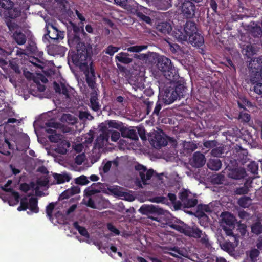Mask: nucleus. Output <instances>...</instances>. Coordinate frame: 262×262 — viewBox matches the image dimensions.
Instances as JSON below:
<instances>
[{
    "mask_svg": "<svg viewBox=\"0 0 262 262\" xmlns=\"http://www.w3.org/2000/svg\"><path fill=\"white\" fill-rule=\"evenodd\" d=\"M168 224L170 228L187 236L199 239V242L206 248H209L211 246L208 235L196 226L194 225L191 227L180 220L177 223L169 222Z\"/></svg>",
    "mask_w": 262,
    "mask_h": 262,
    "instance_id": "obj_1",
    "label": "nucleus"
},
{
    "mask_svg": "<svg viewBox=\"0 0 262 262\" xmlns=\"http://www.w3.org/2000/svg\"><path fill=\"white\" fill-rule=\"evenodd\" d=\"M157 67L164 76L169 81H174L179 76L178 71L172 66L170 59L164 56L158 58Z\"/></svg>",
    "mask_w": 262,
    "mask_h": 262,
    "instance_id": "obj_2",
    "label": "nucleus"
},
{
    "mask_svg": "<svg viewBox=\"0 0 262 262\" xmlns=\"http://www.w3.org/2000/svg\"><path fill=\"white\" fill-rule=\"evenodd\" d=\"M130 13L136 15L141 20L147 24H150L151 19L150 17L146 15L149 11V9L141 5H139L134 0H128L125 6L123 8Z\"/></svg>",
    "mask_w": 262,
    "mask_h": 262,
    "instance_id": "obj_3",
    "label": "nucleus"
},
{
    "mask_svg": "<svg viewBox=\"0 0 262 262\" xmlns=\"http://www.w3.org/2000/svg\"><path fill=\"white\" fill-rule=\"evenodd\" d=\"M172 81L166 84H160L159 86V99L164 104L167 105L173 103L176 100V96L174 93V82Z\"/></svg>",
    "mask_w": 262,
    "mask_h": 262,
    "instance_id": "obj_4",
    "label": "nucleus"
},
{
    "mask_svg": "<svg viewBox=\"0 0 262 262\" xmlns=\"http://www.w3.org/2000/svg\"><path fill=\"white\" fill-rule=\"evenodd\" d=\"M76 51L70 55L72 62L75 67H78L81 71L86 69L90 66L88 62L91 58L90 49H78Z\"/></svg>",
    "mask_w": 262,
    "mask_h": 262,
    "instance_id": "obj_5",
    "label": "nucleus"
},
{
    "mask_svg": "<svg viewBox=\"0 0 262 262\" xmlns=\"http://www.w3.org/2000/svg\"><path fill=\"white\" fill-rule=\"evenodd\" d=\"M135 169L138 171L139 179H137V185L138 187L143 188V186L149 184V181L153 176L154 171L152 169L147 168L140 164L135 165Z\"/></svg>",
    "mask_w": 262,
    "mask_h": 262,
    "instance_id": "obj_6",
    "label": "nucleus"
},
{
    "mask_svg": "<svg viewBox=\"0 0 262 262\" xmlns=\"http://www.w3.org/2000/svg\"><path fill=\"white\" fill-rule=\"evenodd\" d=\"M222 227L226 234L228 236H233V230L235 228L236 220L231 213L225 212L221 215Z\"/></svg>",
    "mask_w": 262,
    "mask_h": 262,
    "instance_id": "obj_7",
    "label": "nucleus"
},
{
    "mask_svg": "<svg viewBox=\"0 0 262 262\" xmlns=\"http://www.w3.org/2000/svg\"><path fill=\"white\" fill-rule=\"evenodd\" d=\"M138 211L143 215L148 216V218L154 221H159L158 217L156 215H162L164 213L163 210L153 205H142Z\"/></svg>",
    "mask_w": 262,
    "mask_h": 262,
    "instance_id": "obj_8",
    "label": "nucleus"
},
{
    "mask_svg": "<svg viewBox=\"0 0 262 262\" xmlns=\"http://www.w3.org/2000/svg\"><path fill=\"white\" fill-rule=\"evenodd\" d=\"M64 32L58 29V28L53 24L50 26V30H48V33L45 35V37L48 36L53 43L59 42L64 38Z\"/></svg>",
    "mask_w": 262,
    "mask_h": 262,
    "instance_id": "obj_9",
    "label": "nucleus"
},
{
    "mask_svg": "<svg viewBox=\"0 0 262 262\" xmlns=\"http://www.w3.org/2000/svg\"><path fill=\"white\" fill-rule=\"evenodd\" d=\"M68 42L70 47L75 49L76 50L89 49L84 42L82 41V39L80 38V35H68Z\"/></svg>",
    "mask_w": 262,
    "mask_h": 262,
    "instance_id": "obj_10",
    "label": "nucleus"
},
{
    "mask_svg": "<svg viewBox=\"0 0 262 262\" xmlns=\"http://www.w3.org/2000/svg\"><path fill=\"white\" fill-rule=\"evenodd\" d=\"M82 71L85 75L86 82L88 86L92 89H94L96 84V76L92 62L90 63V66L88 67L86 69L83 70Z\"/></svg>",
    "mask_w": 262,
    "mask_h": 262,
    "instance_id": "obj_11",
    "label": "nucleus"
},
{
    "mask_svg": "<svg viewBox=\"0 0 262 262\" xmlns=\"http://www.w3.org/2000/svg\"><path fill=\"white\" fill-rule=\"evenodd\" d=\"M196 11L195 5L190 1H185L182 5V12L187 18L194 17Z\"/></svg>",
    "mask_w": 262,
    "mask_h": 262,
    "instance_id": "obj_12",
    "label": "nucleus"
},
{
    "mask_svg": "<svg viewBox=\"0 0 262 262\" xmlns=\"http://www.w3.org/2000/svg\"><path fill=\"white\" fill-rule=\"evenodd\" d=\"M11 183V180H8L5 185L1 187V189L3 191L11 193L12 196L9 197L8 200L10 205L17 204L19 202L20 199V195L18 192L15 191L12 188H8V186Z\"/></svg>",
    "mask_w": 262,
    "mask_h": 262,
    "instance_id": "obj_13",
    "label": "nucleus"
},
{
    "mask_svg": "<svg viewBox=\"0 0 262 262\" xmlns=\"http://www.w3.org/2000/svg\"><path fill=\"white\" fill-rule=\"evenodd\" d=\"M53 85L56 93L62 94L66 99H71L72 98L71 91L72 90L71 88L68 89L64 83H61L60 85L56 82H54Z\"/></svg>",
    "mask_w": 262,
    "mask_h": 262,
    "instance_id": "obj_14",
    "label": "nucleus"
},
{
    "mask_svg": "<svg viewBox=\"0 0 262 262\" xmlns=\"http://www.w3.org/2000/svg\"><path fill=\"white\" fill-rule=\"evenodd\" d=\"M260 59L253 60L249 64L250 67L252 69L251 75L253 76L259 77V79L262 80V66L260 63Z\"/></svg>",
    "mask_w": 262,
    "mask_h": 262,
    "instance_id": "obj_15",
    "label": "nucleus"
},
{
    "mask_svg": "<svg viewBox=\"0 0 262 262\" xmlns=\"http://www.w3.org/2000/svg\"><path fill=\"white\" fill-rule=\"evenodd\" d=\"M229 170L228 177L230 178L239 180L245 177L246 176V171L244 168H231L230 166H227Z\"/></svg>",
    "mask_w": 262,
    "mask_h": 262,
    "instance_id": "obj_16",
    "label": "nucleus"
},
{
    "mask_svg": "<svg viewBox=\"0 0 262 262\" xmlns=\"http://www.w3.org/2000/svg\"><path fill=\"white\" fill-rule=\"evenodd\" d=\"M174 93L176 96V100L179 98H184L188 94V89L184 83H180L179 82H174Z\"/></svg>",
    "mask_w": 262,
    "mask_h": 262,
    "instance_id": "obj_17",
    "label": "nucleus"
},
{
    "mask_svg": "<svg viewBox=\"0 0 262 262\" xmlns=\"http://www.w3.org/2000/svg\"><path fill=\"white\" fill-rule=\"evenodd\" d=\"M25 51V52L21 53V54H32L40 58L43 55L42 51H39L38 50L35 42L32 40L28 41Z\"/></svg>",
    "mask_w": 262,
    "mask_h": 262,
    "instance_id": "obj_18",
    "label": "nucleus"
},
{
    "mask_svg": "<svg viewBox=\"0 0 262 262\" xmlns=\"http://www.w3.org/2000/svg\"><path fill=\"white\" fill-rule=\"evenodd\" d=\"M188 38L189 42L193 46L200 47L204 44V37L198 32L190 35Z\"/></svg>",
    "mask_w": 262,
    "mask_h": 262,
    "instance_id": "obj_19",
    "label": "nucleus"
},
{
    "mask_svg": "<svg viewBox=\"0 0 262 262\" xmlns=\"http://www.w3.org/2000/svg\"><path fill=\"white\" fill-rule=\"evenodd\" d=\"M204 155L199 151H196L193 155L192 165L193 167L199 168L202 167L205 163Z\"/></svg>",
    "mask_w": 262,
    "mask_h": 262,
    "instance_id": "obj_20",
    "label": "nucleus"
},
{
    "mask_svg": "<svg viewBox=\"0 0 262 262\" xmlns=\"http://www.w3.org/2000/svg\"><path fill=\"white\" fill-rule=\"evenodd\" d=\"M260 80L259 77L250 75V82L254 85L253 90L258 95H262V83L260 82Z\"/></svg>",
    "mask_w": 262,
    "mask_h": 262,
    "instance_id": "obj_21",
    "label": "nucleus"
},
{
    "mask_svg": "<svg viewBox=\"0 0 262 262\" xmlns=\"http://www.w3.org/2000/svg\"><path fill=\"white\" fill-rule=\"evenodd\" d=\"M130 56L128 53L122 52L115 56V59L121 63L127 64L133 62V58Z\"/></svg>",
    "mask_w": 262,
    "mask_h": 262,
    "instance_id": "obj_22",
    "label": "nucleus"
},
{
    "mask_svg": "<svg viewBox=\"0 0 262 262\" xmlns=\"http://www.w3.org/2000/svg\"><path fill=\"white\" fill-rule=\"evenodd\" d=\"M156 29L159 32L164 34H169L172 30L170 23L164 21L159 22L156 26Z\"/></svg>",
    "mask_w": 262,
    "mask_h": 262,
    "instance_id": "obj_23",
    "label": "nucleus"
},
{
    "mask_svg": "<svg viewBox=\"0 0 262 262\" xmlns=\"http://www.w3.org/2000/svg\"><path fill=\"white\" fill-rule=\"evenodd\" d=\"M184 31L188 37L190 35L198 32L196 24L192 21L187 20L184 28Z\"/></svg>",
    "mask_w": 262,
    "mask_h": 262,
    "instance_id": "obj_24",
    "label": "nucleus"
},
{
    "mask_svg": "<svg viewBox=\"0 0 262 262\" xmlns=\"http://www.w3.org/2000/svg\"><path fill=\"white\" fill-rule=\"evenodd\" d=\"M90 107L95 112H98L100 110L101 105L98 101L97 94L92 93L90 97Z\"/></svg>",
    "mask_w": 262,
    "mask_h": 262,
    "instance_id": "obj_25",
    "label": "nucleus"
},
{
    "mask_svg": "<svg viewBox=\"0 0 262 262\" xmlns=\"http://www.w3.org/2000/svg\"><path fill=\"white\" fill-rule=\"evenodd\" d=\"M121 132L122 137L130 138L134 140L138 139L137 133L134 129H130L126 127H123Z\"/></svg>",
    "mask_w": 262,
    "mask_h": 262,
    "instance_id": "obj_26",
    "label": "nucleus"
},
{
    "mask_svg": "<svg viewBox=\"0 0 262 262\" xmlns=\"http://www.w3.org/2000/svg\"><path fill=\"white\" fill-rule=\"evenodd\" d=\"M221 161L219 159H211L208 162L207 167L212 170L217 171L222 167Z\"/></svg>",
    "mask_w": 262,
    "mask_h": 262,
    "instance_id": "obj_27",
    "label": "nucleus"
},
{
    "mask_svg": "<svg viewBox=\"0 0 262 262\" xmlns=\"http://www.w3.org/2000/svg\"><path fill=\"white\" fill-rule=\"evenodd\" d=\"M56 149V151L59 154L64 155L68 151V148L70 146V143L66 140H60Z\"/></svg>",
    "mask_w": 262,
    "mask_h": 262,
    "instance_id": "obj_28",
    "label": "nucleus"
},
{
    "mask_svg": "<svg viewBox=\"0 0 262 262\" xmlns=\"http://www.w3.org/2000/svg\"><path fill=\"white\" fill-rule=\"evenodd\" d=\"M102 165H103L102 171L103 173H106L110 171L112 165L115 168H117L119 165V161L116 159L113 161H107L105 163H104V161H103Z\"/></svg>",
    "mask_w": 262,
    "mask_h": 262,
    "instance_id": "obj_29",
    "label": "nucleus"
},
{
    "mask_svg": "<svg viewBox=\"0 0 262 262\" xmlns=\"http://www.w3.org/2000/svg\"><path fill=\"white\" fill-rule=\"evenodd\" d=\"M155 138L156 141H150V143L155 147L160 148L167 144L166 140L160 135H156Z\"/></svg>",
    "mask_w": 262,
    "mask_h": 262,
    "instance_id": "obj_30",
    "label": "nucleus"
},
{
    "mask_svg": "<svg viewBox=\"0 0 262 262\" xmlns=\"http://www.w3.org/2000/svg\"><path fill=\"white\" fill-rule=\"evenodd\" d=\"M172 34L178 41H187L188 39L184 29H176L172 32Z\"/></svg>",
    "mask_w": 262,
    "mask_h": 262,
    "instance_id": "obj_31",
    "label": "nucleus"
},
{
    "mask_svg": "<svg viewBox=\"0 0 262 262\" xmlns=\"http://www.w3.org/2000/svg\"><path fill=\"white\" fill-rule=\"evenodd\" d=\"M12 37L18 45H23L26 42V36L21 32H18L17 31L14 32Z\"/></svg>",
    "mask_w": 262,
    "mask_h": 262,
    "instance_id": "obj_32",
    "label": "nucleus"
},
{
    "mask_svg": "<svg viewBox=\"0 0 262 262\" xmlns=\"http://www.w3.org/2000/svg\"><path fill=\"white\" fill-rule=\"evenodd\" d=\"M53 176L58 184H62L66 182H69L71 179L70 175L67 173L58 174L55 173Z\"/></svg>",
    "mask_w": 262,
    "mask_h": 262,
    "instance_id": "obj_33",
    "label": "nucleus"
},
{
    "mask_svg": "<svg viewBox=\"0 0 262 262\" xmlns=\"http://www.w3.org/2000/svg\"><path fill=\"white\" fill-rule=\"evenodd\" d=\"M21 13V10L19 8L12 7L9 9L7 12V16L11 19H15L18 17Z\"/></svg>",
    "mask_w": 262,
    "mask_h": 262,
    "instance_id": "obj_34",
    "label": "nucleus"
},
{
    "mask_svg": "<svg viewBox=\"0 0 262 262\" xmlns=\"http://www.w3.org/2000/svg\"><path fill=\"white\" fill-rule=\"evenodd\" d=\"M29 208L32 212L37 213L39 212V207H38V200L35 197H31L29 199Z\"/></svg>",
    "mask_w": 262,
    "mask_h": 262,
    "instance_id": "obj_35",
    "label": "nucleus"
},
{
    "mask_svg": "<svg viewBox=\"0 0 262 262\" xmlns=\"http://www.w3.org/2000/svg\"><path fill=\"white\" fill-rule=\"evenodd\" d=\"M220 245L223 250L228 253L233 252L235 250L234 244L229 241H225Z\"/></svg>",
    "mask_w": 262,
    "mask_h": 262,
    "instance_id": "obj_36",
    "label": "nucleus"
},
{
    "mask_svg": "<svg viewBox=\"0 0 262 262\" xmlns=\"http://www.w3.org/2000/svg\"><path fill=\"white\" fill-rule=\"evenodd\" d=\"M99 183H93L91 186L87 187L84 191V195L86 196H91L95 193L100 192L99 190L97 188H94V186H98Z\"/></svg>",
    "mask_w": 262,
    "mask_h": 262,
    "instance_id": "obj_37",
    "label": "nucleus"
},
{
    "mask_svg": "<svg viewBox=\"0 0 262 262\" xmlns=\"http://www.w3.org/2000/svg\"><path fill=\"white\" fill-rule=\"evenodd\" d=\"M252 200L250 197L243 196L241 197L237 201L238 204L242 208H248L251 204Z\"/></svg>",
    "mask_w": 262,
    "mask_h": 262,
    "instance_id": "obj_38",
    "label": "nucleus"
},
{
    "mask_svg": "<svg viewBox=\"0 0 262 262\" xmlns=\"http://www.w3.org/2000/svg\"><path fill=\"white\" fill-rule=\"evenodd\" d=\"M73 226L77 230H78L81 235L88 238L90 237V234L86 228L80 226L77 222H74Z\"/></svg>",
    "mask_w": 262,
    "mask_h": 262,
    "instance_id": "obj_39",
    "label": "nucleus"
},
{
    "mask_svg": "<svg viewBox=\"0 0 262 262\" xmlns=\"http://www.w3.org/2000/svg\"><path fill=\"white\" fill-rule=\"evenodd\" d=\"M55 203L51 202L50 203L49 205L46 206V208L47 216L52 222H53V212L55 207Z\"/></svg>",
    "mask_w": 262,
    "mask_h": 262,
    "instance_id": "obj_40",
    "label": "nucleus"
},
{
    "mask_svg": "<svg viewBox=\"0 0 262 262\" xmlns=\"http://www.w3.org/2000/svg\"><path fill=\"white\" fill-rule=\"evenodd\" d=\"M198 203V200L195 196L190 198V196L183 202L184 208H191L195 206Z\"/></svg>",
    "mask_w": 262,
    "mask_h": 262,
    "instance_id": "obj_41",
    "label": "nucleus"
},
{
    "mask_svg": "<svg viewBox=\"0 0 262 262\" xmlns=\"http://www.w3.org/2000/svg\"><path fill=\"white\" fill-rule=\"evenodd\" d=\"M250 31L252 35L254 37H259L262 36V28L257 24L251 27Z\"/></svg>",
    "mask_w": 262,
    "mask_h": 262,
    "instance_id": "obj_42",
    "label": "nucleus"
},
{
    "mask_svg": "<svg viewBox=\"0 0 262 262\" xmlns=\"http://www.w3.org/2000/svg\"><path fill=\"white\" fill-rule=\"evenodd\" d=\"M249 188L247 183H245L242 187H237L235 190V193L237 195H245L249 192Z\"/></svg>",
    "mask_w": 262,
    "mask_h": 262,
    "instance_id": "obj_43",
    "label": "nucleus"
},
{
    "mask_svg": "<svg viewBox=\"0 0 262 262\" xmlns=\"http://www.w3.org/2000/svg\"><path fill=\"white\" fill-rule=\"evenodd\" d=\"M70 27L71 30L73 31V33H69L68 35H80L83 33V30H81L80 28L77 26L75 24L70 21Z\"/></svg>",
    "mask_w": 262,
    "mask_h": 262,
    "instance_id": "obj_44",
    "label": "nucleus"
},
{
    "mask_svg": "<svg viewBox=\"0 0 262 262\" xmlns=\"http://www.w3.org/2000/svg\"><path fill=\"white\" fill-rule=\"evenodd\" d=\"M238 106L240 108L246 110V106H251L252 103L245 97L240 98V100L237 101Z\"/></svg>",
    "mask_w": 262,
    "mask_h": 262,
    "instance_id": "obj_45",
    "label": "nucleus"
},
{
    "mask_svg": "<svg viewBox=\"0 0 262 262\" xmlns=\"http://www.w3.org/2000/svg\"><path fill=\"white\" fill-rule=\"evenodd\" d=\"M147 48V46L146 45H136L128 47L126 48V50L128 52L139 53Z\"/></svg>",
    "mask_w": 262,
    "mask_h": 262,
    "instance_id": "obj_46",
    "label": "nucleus"
},
{
    "mask_svg": "<svg viewBox=\"0 0 262 262\" xmlns=\"http://www.w3.org/2000/svg\"><path fill=\"white\" fill-rule=\"evenodd\" d=\"M29 201L26 196L21 198L20 202V206L17 208L19 211H25L29 208Z\"/></svg>",
    "mask_w": 262,
    "mask_h": 262,
    "instance_id": "obj_47",
    "label": "nucleus"
},
{
    "mask_svg": "<svg viewBox=\"0 0 262 262\" xmlns=\"http://www.w3.org/2000/svg\"><path fill=\"white\" fill-rule=\"evenodd\" d=\"M225 152V148L224 146L216 147L212 149L211 154L212 156L215 157H221L222 155Z\"/></svg>",
    "mask_w": 262,
    "mask_h": 262,
    "instance_id": "obj_48",
    "label": "nucleus"
},
{
    "mask_svg": "<svg viewBox=\"0 0 262 262\" xmlns=\"http://www.w3.org/2000/svg\"><path fill=\"white\" fill-rule=\"evenodd\" d=\"M251 231L254 234L258 235L262 233V224L258 222L253 224L251 226Z\"/></svg>",
    "mask_w": 262,
    "mask_h": 262,
    "instance_id": "obj_49",
    "label": "nucleus"
},
{
    "mask_svg": "<svg viewBox=\"0 0 262 262\" xmlns=\"http://www.w3.org/2000/svg\"><path fill=\"white\" fill-rule=\"evenodd\" d=\"M196 144L190 142H186L184 144V149L186 151L187 154L191 153L196 148Z\"/></svg>",
    "mask_w": 262,
    "mask_h": 262,
    "instance_id": "obj_50",
    "label": "nucleus"
},
{
    "mask_svg": "<svg viewBox=\"0 0 262 262\" xmlns=\"http://www.w3.org/2000/svg\"><path fill=\"white\" fill-rule=\"evenodd\" d=\"M150 202L157 203H163L165 204H168V199L166 197L163 196H157L153 197L150 199Z\"/></svg>",
    "mask_w": 262,
    "mask_h": 262,
    "instance_id": "obj_51",
    "label": "nucleus"
},
{
    "mask_svg": "<svg viewBox=\"0 0 262 262\" xmlns=\"http://www.w3.org/2000/svg\"><path fill=\"white\" fill-rule=\"evenodd\" d=\"M75 183L78 185H85L89 183V181L87 177L84 175H81L75 179Z\"/></svg>",
    "mask_w": 262,
    "mask_h": 262,
    "instance_id": "obj_52",
    "label": "nucleus"
},
{
    "mask_svg": "<svg viewBox=\"0 0 262 262\" xmlns=\"http://www.w3.org/2000/svg\"><path fill=\"white\" fill-rule=\"evenodd\" d=\"M110 128H116L119 129L121 131L122 123L121 122H118V121L114 120H111L108 121L107 123Z\"/></svg>",
    "mask_w": 262,
    "mask_h": 262,
    "instance_id": "obj_53",
    "label": "nucleus"
},
{
    "mask_svg": "<svg viewBox=\"0 0 262 262\" xmlns=\"http://www.w3.org/2000/svg\"><path fill=\"white\" fill-rule=\"evenodd\" d=\"M119 49H120V48L115 47V46H114L111 45H109L105 49V54L112 56H113L115 53L117 52Z\"/></svg>",
    "mask_w": 262,
    "mask_h": 262,
    "instance_id": "obj_54",
    "label": "nucleus"
},
{
    "mask_svg": "<svg viewBox=\"0 0 262 262\" xmlns=\"http://www.w3.org/2000/svg\"><path fill=\"white\" fill-rule=\"evenodd\" d=\"M260 252L257 249H253L249 252V257L252 262H256L257 258L259 255Z\"/></svg>",
    "mask_w": 262,
    "mask_h": 262,
    "instance_id": "obj_55",
    "label": "nucleus"
},
{
    "mask_svg": "<svg viewBox=\"0 0 262 262\" xmlns=\"http://www.w3.org/2000/svg\"><path fill=\"white\" fill-rule=\"evenodd\" d=\"M258 169V165L255 162H250L247 166L248 171L253 174L257 173Z\"/></svg>",
    "mask_w": 262,
    "mask_h": 262,
    "instance_id": "obj_56",
    "label": "nucleus"
},
{
    "mask_svg": "<svg viewBox=\"0 0 262 262\" xmlns=\"http://www.w3.org/2000/svg\"><path fill=\"white\" fill-rule=\"evenodd\" d=\"M191 192L186 189H184L179 193V198L183 203L185 202L189 196Z\"/></svg>",
    "mask_w": 262,
    "mask_h": 262,
    "instance_id": "obj_57",
    "label": "nucleus"
},
{
    "mask_svg": "<svg viewBox=\"0 0 262 262\" xmlns=\"http://www.w3.org/2000/svg\"><path fill=\"white\" fill-rule=\"evenodd\" d=\"M13 3L10 0H0V5L7 11L13 6Z\"/></svg>",
    "mask_w": 262,
    "mask_h": 262,
    "instance_id": "obj_58",
    "label": "nucleus"
},
{
    "mask_svg": "<svg viewBox=\"0 0 262 262\" xmlns=\"http://www.w3.org/2000/svg\"><path fill=\"white\" fill-rule=\"evenodd\" d=\"M48 139L51 142L58 143L60 140H61V135L55 132L52 135H50L48 136Z\"/></svg>",
    "mask_w": 262,
    "mask_h": 262,
    "instance_id": "obj_59",
    "label": "nucleus"
},
{
    "mask_svg": "<svg viewBox=\"0 0 262 262\" xmlns=\"http://www.w3.org/2000/svg\"><path fill=\"white\" fill-rule=\"evenodd\" d=\"M43 59L42 56L40 58L38 57V58H36L34 57H33L30 58V61L35 66L38 67L40 69H42L43 67L41 65H39V63H42L43 64V62L42 61Z\"/></svg>",
    "mask_w": 262,
    "mask_h": 262,
    "instance_id": "obj_60",
    "label": "nucleus"
},
{
    "mask_svg": "<svg viewBox=\"0 0 262 262\" xmlns=\"http://www.w3.org/2000/svg\"><path fill=\"white\" fill-rule=\"evenodd\" d=\"M238 119L241 120V122L248 123L250 120V115L246 113L240 112Z\"/></svg>",
    "mask_w": 262,
    "mask_h": 262,
    "instance_id": "obj_61",
    "label": "nucleus"
},
{
    "mask_svg": "<svg viewBox=\"0 0 262 262\" xmlns=\"http://www.w3.org/2000/svg\"><path fill=\"white\" fill-rule=\"evenodd\" d=\"M6 23L10 31H14L18 28V25L11 20H7Z\"/></svg>",
    "mask_w": 262,
    "mask_h": 262,
    "instance_id": "obj_62",
    "label": "nucleus"
},
{
    "mask_svg": "<svg viewBox=\"0 0 262 262\" xmlns=\"http://www.w3.org/2000/svg\"><path fill=\"white\" fill-rule=\"evenodd\" d=\"M161 100H159L157 102L154 111L152 113V115H156L158 116L159 115L160 111L162 108Z\"/></svg>",
    "mask_w": 262,
    "mask_h": 262,
    "instance_id": "obj_63",
    "label": "nucleus"
},
{
    "mask_svg": "<svg viewBox=\"0 0 262 262\" xmlns=\"http://www.w3.org/2000/svg\"><path fill=\"white\" fill-rule=\"evenodd\" d=\"M197 208H198L200 210H202L205 213H210L212 212V209L210 207L209 205H204V204H199L197 206Z\"/></svg>",
    "mask_w": 262,
    "mask_h": 262,
    "instance_id": "obj_64",
    "label": "nucleus"
}]
</instances>
